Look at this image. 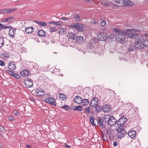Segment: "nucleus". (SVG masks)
I'll list each match as a JSON object with an SVG mask.
<instances>
[{
	"label": "nucleus",
	"mask_w": 148,
	"mask_h": 148,
	"mask_svg": "<svg viewBox=\"0 0 148 148\" xmlns=\"http://www.w3.org/2000/svg\"><path fill=\"white\" fill-rule=\"evenodd\" d=\"M144 38H136L135 39V46L139 49H142L144 47Z\"/></svg>",
	"instance_id": "f257e3e1"
},
{
	"label": "nucleus",
	"mask_w": 148,
	"mask_h": 148,
	"mask_svg": "<svg viewBox=\"0 0 148 148\" xmlns=\"http://www.w3.org/2000/svg\"><path fill=\"white\" fill-rule=\"evenodd\" d=\"M99 100L98 98L94 97L92 99L90 103V105L92 107H95L96 108V111L99 112L101 107L98 104Z\"/></svg>",
	"instance_id": "f03ea898"
},
{
	"label": "nucleus",
	"mask_w": 148,
	"mask_h": 148,
	"mask_svg": "<svg viewBox=\"0 0 148 148\" xmlns=\"http://www.w3.org/2000/svg\"><path fill=\"white\" fill-rule=\"evenodd\" d=\"M116 136L117 138L120 139L122 137L125 136L126 132L122 127L120 126L118 127L116 130Z\"/></svg>",
	"instance_id": "7ed1b4c3"
},
{
	"label": "nucleus",
	"mask_w": 148,
	"mask_h": 148,
	"mask_svg": "<svg viewBox=\"0 0 148 148\" xmlns=\"http://www.w3.org/2000/svg\"><path fill=\"white\" fill-rule=\"evenodd\" d=\"M141 31L140 30H138L135 29H126L125 31H123V34L122 37H125V35L126 36H128L129 37H131L132 32H140Z\"/></svg>",
	"instance_id": "20e7f679"
},
{
	"label": "nucleus",
	"mask_w": 148,
	"mask_h": 148,
	"mask_svg": "<svg viewBox=\"0 0 148 148\" xmlns=\"http://www.w3.org/2000/svg\"><path fill=\"white\" fill-rule=\"evenodd\" d=\"M24 83L26 87L29 88L33 86L32 81L29 78H28L24 81Z\"/></svg>",
	"instance_id": "39448f33"
},
{
	"label": "nucleus",
	"mask_w": 148,
	"mask_h": 148,
	"mask_svg": "<svg viewBox=\"0 0 148 148\" xmlns=\"http://www.w3.org/2000/svg\"><path fill=\"white\" fill-rule=\"evenodd\" d=\"M45 102L49 103L51 104L54 106H56V103L55 102V99L53 97H50L46 98L45 99Z\"/></svg>",
	"instance_id": "423d86ee"
},
{
	"label": "nucleus",
	"mask_w": 148,
	"mask_h": 148,
	"mask_svg": "<svg viewBox=\"0 0 148 148\" xmlns=\"http://www.w3.org/2000/svg\"><path fill=\"white\" fill-rule=\"evenodd\" d=\"M113 131L111 127H109L106 130V134L108 135L110 139H112L114 137L113 136Z\"/></svg>",
	"instance_id": "0eeeda50"
},
{
	"label": "nucleus",
	"mask_w": 148,
	"mask_h": 148,
	"mask_svg": "<svg viewBox=\"0 0 148 148\" xmlns=\"http://www.w3.org/2000/svg\"><path fill=\"white\" fill-rule=\"evenodd\" d=\"M127 121V119L126 117L123 116L117 121V124L118 125L121 126L125 124Z\"/></svg>",
	"instance_id": "6e6552de"
},
{
	"label": "nucleus",
	"mask_w": 148,
	"mask_h": 148,
	"mask_svg": "<svg viewBox=\"0 0 148 148\" xmlns=\"http://www.w3.org/2000/svg\"><path fill=\"white\" fill-rule=\"evenodd\" d=\"M9 70L10 71H15L16 69V65L13 62H10L8 64Z\"/></svg>",
	"instance_id": "1a4fd4ad"
},
{
	"label": "nucleus",
	"mask_w": 148,
	"mask_h": 148,
	"mask_svg": "<svg viewBox=\"0 0 148 148\" xmlns=\"http://www.w3.org/2000/svg\"><path fill=\"white\" fill-rule=\"evenodd\" d=\"M21 75L24 77H27L30 75V72L27 70H24L20 72Z\"/></svg>",
	"instance_id": "9d476101"
},
{
	"label": "nucleus",
	"mask_w": 148,
	"mask_h": 148,
	"mask_svg": "<svg viewBox=\"0 0 148 148\" xmlns=\"http://www.w3.org/2000/svg\"><path fill=\"white\" fill-rule=\"evenodd\" d=\"M110 107V106L106 104L103 105L102 108V111L104 112H108L111 110Z\"/></svg>",
	"instance_id": "9b49d317"
},
{
	"label": "nucleus",
	"mask_w": 148,
	"mask_h": 148,
	"mask_svg": "<svg viewBox=\"0 0 148 148\" xmlns=\"http://www.w3.org/2000/svg\"><path fill=\"white\" fill-rule=\"evenodd\" d=\"M114 31L116 33H118L117 34V35H118V37H119V36L122 37L123 31L121 30L120 28H115L114 29Z\"/></svg>",
	"instance_id": "f8f14e48"
},
{
	"label": "nucleus",
	"mask_w": 148,
	"mask_h": 148,
	"mask_svg": "<svg viewBox=\"0 0 148 148\" xmlns=\"http://www.w3.org/2000/svg\"><path fill=\"white\" fill-rule=\"evenodd\" d=\"M108 123L110 125H113L116 123V120L113 116H112Z\"/></svg>",
	"instance_id": "ddd939ff"
},
{
	"label": "nucleus",
	"mask_w": 148,
	"mask_h": 148,
	"mask_svg": "<svg viewBox=\"0 0 148 148\" xmlns=\"http://www.w3.org/2000/svg\"><path fill=\"white\" fill-rule=\"evenodd\" d=\"M34 29L33 27H26L25 29V32L27 34H30L33 32Z\"/></svg>",
	"instance_id": "4468645a"
},
{
	"label": "nucleus",
	"mask_w": 148,
	"mask_h": 148,
	"mask_svg": "<svg viewBox=\"0 0 148 148\" xmlns=\"http://www.w3.org/2000/svg\"><path fill=\"white\" fill-rule=\"evenodd\" d=\"M128 134L131 138H134L136 135V133L134 130H132L128 133Z\"/></svg>",
	"instance_id": "2eb2a0df"
},
{
	"label": "nucleus",
	"mask_w": 148,
	"mask_h": 148,
	"mask_svg": "<svg viewBox=\"0 0 148 148\" xmlns=\"http://www.w3.org/2000/svg\"><path fill=\"white\" fill-rule=\"evenodd\" d=\"M77 27L75 29L78 30L80 32H82L84 30V26L83 24L81 23H77Z\"/></svg>",
	"instance_id": "dca6fc26"
},
{
	"label": "nucleus",
	"mask_w": 148,
	"mask_h": 148,
	"mask_svg": "<svg viewBox=\"0 0 148 148\" xmlns=\"http://www.w3.org/2000/svg\"><path fill=\"white\" fill-rule=\"evenodd\" d=\"M82 98L79 96H76L74 99V102L77 104H80L82 102Z\"/></svg>",
	"instance_id": "f3484780"
},
{
	"label": "nucleus",
	"mask_w": 148,
	"mask_h": 148,
	"mask_svg": "<svg viewBox=\"0 0 148 148\" xmlns=\"http://www.w3.org/2000/svg\"><path fill=\"white\" fill-rule=\"evenodd\" d=\"M15 31L16 29L13 28H11L9 30V35L10 37H11L12 36L14 37V35L15 34Z\"/></svg>",
	"instance_id": "a211bd4d"
},
{
	"label": "nucleus",
	"mask_w": 148,
	"mask_h": 148,
	"mask_svg": "<svg viewBox=\"0 0 148 148\" xmlns=\"http://www.w3.org/2000/svg\"><path fill=\"white\" fill-rule=\"evenodd\" d=\"M111 117L109 114L105 115L103 118V121L105 122H108Z\"/></svg>",
	"instance_id": "6ab92c4d"
},
{
	"label": "nucleus",
	"mask_w": 148,
	"mask_h": 148,
	"mask_svg": "<svg viewBox=\"0 0 148 148\" xmlns=\"http://www.w3.org/2000/svg\"><path fill=\"white\" fill-rule=\"evenodd\" d=\"M36 94L37 95L39 96H41L45 94V92L42 90H39L37 89L36 90Z\"/></svg>",
	"instance_id": "aec40b11"
},
{
	"label": "nucleus",
	"mask_w": 148,
	"mask_h": 148,
	"mask_svg": "<svg viewBox=\"0 0 148 148\" xmlns=\"http://www.w3.org/2000/svg\"><path fill=\"white\" fill-rule=\"evenodd\" d=\"M37 34L39 36L44 37L45 36L46 32L42 30H40L38 31Z\"/></svg>",
	"instance_id": "412c9836"
},
{
	"label": "nucleus",
	"mask_w": 148,
	"mask_h": 148,
	"mask_svg": "<svg viewBox=\"0 0 148 148\" xmlns=\"http://www.w3.org/2000/svg\"><path fill=\"white\" fill-rule=\"evenodd\" d=\"M90 120L91 123L93 125L95 126L96 125V123L97 122V119H94L93 116H91L90 117Z\"/></svg>",
	"instance_id": "4be33fe9"
},
{
	"label": "nucleus",
	"mask_w": 148,
	"mask_h": 148,
	"mask_svg": "<svg viewBox=\"0 0 148 148\" xmlns=\"http://www.w3.org/2000/svg\"><path fill=\"white\" fill-rule=\"evenodd\" d=\"M34 22L37 23L39 25L42 27L46 26L47 25V24L45 22H41L37 21H35Z\"/></svg>",
	"instance_id": "5701e85b"
},
{
	"label": "nucleus",
	"mask_w": 148,
	"mask_h": 148,
	"mask_svg": "<svg viewBox=\"0 0 148 148\" xmlns=\"http://www.w3.org/2000/svg\"><path fill=\"white\" fill-rule=\"evenodd\" d=\"M58 30V32L59 34H63L65 33L66 31V30L65 29L62 27L59 28Z\"/></svg>",
	"instance_id": "b1692460"
},
{
	"label": "nucleus",
	"mask_w": 148,
	"mask_h": 148,
	"mask_svg": "<svg viewBox=\"0 0 148 148\" xmlns=\"http://www.w3.org/2000/svg\"><path fill=\"white\" fill-rule=\"evenodd\" d=\"M116 40L117 41L119 42L120 43H124L125 42V38H116Z\"/></svg>",
	"instance_id": "393cba45"
},
{
	"label": "nucleus",
	"mask_w": 148,
	"mask_h": 148,
	"mask_svg": "<svg viewBox=\"0 0 148 148\" xmlns=\"http://www.w3.org/2000/svg\"><path fill=\"white\" fill-rule=\"evenodd\" d=\"M82 102L81 103H82V105L84 106H87L89 103V100L86 99H83L82 100Z\"/></svg>",
	"instance_id": "a878e982"
},
{
	"label": "nucleus",
	"mask_w": 148,
	"mask_h": 148,
	"mask_svg": "<svg viewBox=\"0 0 148 148\" xmlns=\"http://www.w3.org/2000/svg\"><path fill=\"white\" fill-rule=\"evenodd\" d=\"M123 4L125 5L128 6H131V1L130 0H122Z\"/></svg>",
	"instance_id": "bb28decb"
},
{
	"label": "nucleus",
	"mask_w": 148,
	"mask_h": 148,
	"mask_svg": "<svg viewBox=\"0 0 148 148\" xmlns=\"http://www.w3.org/2000/svg\"><path fill=\"white\" fill-rule=\"evenodd\" d=\"M17 10V9L16 8H10L9 9L6 8V14L15 11Z\"/></svg>",
	"instance_id": "cd10ccee"
},
{
	"label": "nucleus",
	"mask_w": 148,
	"mask_h": 148,
	"mask_svg": "<svg viewBox=\"0 0 148 148\" xmlns=\"http://www.w3.org/2000/svg\"><path fill=\"white\" fill-rule=\"evenodd\" d=\"M49 23L53 24L56 25H61L62 24V23L60 21H58L56 22L53 21H50L49 22Z\"/></svg>",
	"instance_id": "c85d7f7f"
},
{
	"label": "nucleus",
	"mask_w": 148,
	"mask_h": 148,
	"mask_svg": "<svg viewBox=\"0 0 148 148\" xmlns=\"http://www.w3.org/2000/svg\"><path fill=\"white\" fill-rule=\"evenodd\" d=\"M76 42L79 43H82L84 41L83 38H76Z\"/></svg>",
	"instance_id": "c756f323"
},
{
	"label": "nucleus",
	"mask_w": 148,
	"mask_h": 148,
	"mask_svg": "<svg viewBox=\"0 0 148 148\" xmlns=\"http://www.w3.org/2000/svg\"><path fill=\"white\" fill-rule=\"evenodd\" d=\"M59 98L61 100H64L66 98V95L64 94L60 93L59 95Z\"/></svg>",
	"instance_id": "7c9ffc66"
},
{
	"label": "nucleus",
	"mask_w": 148,
	"mask_h": 148,
	"mask_svg": "<svg viewBox=\"0 0 148 148\" xmlns=\"http://www.w3.org/2000/svg\"><path fill=\"white\" fill-rule=\"evenodd\" d=\"M97 36H100L101 37H106L107 36V35L106 33L104 32H102L100 33H99L98 34Z\"/></svg>",
	"instance_id": "2f4dec72"
},
{
	"label": "nucleus",
	"mask_w": 148,
	"mask_h": 148,
	"mask_svg": "<svg viewBox=\"0 0 148 148\" xmlns=\"http://www.w3.org/2000/svg\"><path fill=\"white\" fill-rule=\"evenodd\" d=\"M144 47L145 46L146 47H148V39L147 38H145L144 39Z\"/></svg>",
	"instance_id": "473e14b6"
},
{
	"label": "nucleus",
	"mask_w": 148,
	"mask_h": 148,
	"mask_svg": "<svg viewBox=\"0 0 148 148\" xmlns=\"http://www.w3.org/2000/svg\"><path fill=\"white\" fill-rule=\"evenodd\" d=\"M82 106H76L75 108H74L73 110H78L79 111H81L82 110Z\"/></svg>",
	"instance_id": "72a5a7b5"
},
{
	"label": "nucleus",
	"mask_w": 148,
	"mask_h": 148,
	"mask_svg": "<svg viewBox=\"0 0 148 148\" xmlns=\"http://www.w3.org/2000/svg\"><path fill=\"white\" fill-rule=\"evenodd\" d=\"M4 43L3 38H0V47H1L3 46Z\"/></svg>",
	"instance_id": "f704fd0d"
},
{
	"label": "nucleus",
	"mask_w": 148,
	"mask_h": 148,
	"mask_svg": "<svg viewBox=\"0 0 148 148\" xmlns=\"http://www.w3.org/2000/svg\"><path fill=\"white\" fill-rule=\"evenodd\" d=\"M49 30L51 32H56L57 31L56 28L54 27H51L50 28Z\"/></svg>",
	"instance_id": "c9c22d12"
},
{
	"label": "nucleus",
	"mask_w": 148,
	"mask_h": 148,
	"mask_svg": "<svg viewBox=\"0 0 148 148\" xmlns=\"http://www.w3.org/2000/svg\"><path fill=\"white\" fill-rule=\"evenodd\" d=\"M84 110L85 112L87 114L89 113L90 112V108L88 107H86Z\"/></svg>",
	"instance_id": "e433bc0d"
},
{
	"label": "nucleus",
	"mask_w": 148,
	"mask_h": 148,
	"mask_svg": "<svg viewBox=\"0 0 148 148\" xmlns=\"http://www.w3.org/2000/svg\"><path fill=\"white\" fill-rule=\"evenodd\" d=\"M77 23H74L73 24L70 25H69V26L70 27L74 28L75 29L77 27Z\"/></svg>",
	"instance_id": "4c0bfd02"
},
{
	"label": "nucleus",
	"mask_w": 148,
	"mask_h": 148,
	"mask_svg": "<svg viewBox=\"0 0 148 148\" xmlns=\"http://www.w3.org/2000/svg\"><path fill=\"white\" fill-rule=\"evenodd\" d=\"M99 39L98 38H93L92 39V41L94 43L97 42L99 41Z\"/></svg>",
	"instance_id": "58836bf2"
},
{
	"label": "nucleus",
	"mask_w": 148,
	"mask_h": 148,
	"mask_svg": "<svg viewBox=\"0 0 148 148\" xmlns=\"http://www.w3.org/2000/svg\"><path fill=\"white\" fill-rule=\"evenodd\" d=\"M135 48V46L134 45H131L130 47L129 48V50L130 51H134Z\"/></svg>",
	"instance_id": "ea45409f"
},
{
	"label": "nucleus",
	"mask_w": 148,
	"mask_h": 148,
	"mask_svg": "<svg viewBox=\"0 0 148 148\" xmlns=\"http://www.w3.org/2000/svg\"><path fill=\"white\" fill-rule=\"evenodd\" d=\"M12 18H13V17H10L5 19H2L1 21L2 22H5L9 21Z\"/></svg>",
	"instance_id": "a19ab883"
},
{
	"label": "nucleus",
	"mask_w": 148,
	"mask_h": 148,
	"mask_svg": "<svg viewBox=\"0 0 148 148\" xmlns=\"http://www.w3.org/2000/svg\"><path fill=\"white\" fill-rule=\"evenodd\" d=\"M0 13H2L3 14H6V8L0 10Z\"/></svg>",
	"instance_id": "79ce46f5"
},
{
	"label": "nucleus",
	"mask_w": 148,
	"mask_h": 148,
	"mask_svg": "<svg viewBox=\"0 0 148 148\" xmlns=\"http://www.w3.org/2000/svg\"><path fill=\"white\" fill-rule=\"evenodd\" d=\"M106 21L104 20H102L100 22V24L101 26H103L106 25Z\"/></svg>",
	"instance_id": "37998d69"
},
{
	"label": "nucleus",
	"mask_w": 148,
	"mask_h": 148,
	"mask_svg": "<svg viewBox=\"0 0 148 148\" xmlns=\"http://www.w3.org/2000/svg\"><path fill=\"white\" fill-rule=\"evenodd\" d=\"M139 36V34H138L137 33H132L131 37H133L134 36Z\"/></svg>",
	"instance_id": "c03bdc74"
},
{
	"label": "nucleus",
	"mask_w": 148,
	"mask_h": 148,
	"mask_svg": "<svg viewBox=\"0 0 148 148\" xmlns=\"http://www.w3.org/2000/svg\"><path fill=\"white\" fill-rule=\"evenodd\" d=\"M75 18L76 20L78 21H79L80 20V18L78 14H77L75 15Z\"/></svg>",
	"instance_id": "a18cd8bd"
},
{
	"label": "nucleus",
	"mask_w": 148,
	"mask_h": 148,
	"mask_svg": "<svg viewBox=\"0 0 148 148\" xmlns=\"http://www.w3.org/2000/svg\"><path fill=\"white\" fill-rule=\"evenodd\" d=\"M8 119L9 120L12 121L14 120V118L13 116H11L8 117Z\"/></svg>",
	"instance_id": "49530a36"
},
{
	"label": "nucleus",
	"mask_w": 148,
	"mask_h": 148,
	"mask_svg": "<svg viewBox=\"0 0 148 148\" xmlns=\"http://www.w3.org/2000/svg\"><path fill=\"white\" fill-rule=\"evenodd\" d=\"M13 114L16 116H18L19 114V113L16 110H14L13 112Z\"/></svg>",
	"instance_id": "de8ad7c7"
},
{
	"label": "nucleus",
	"mask_w": 148,
	"mask_h": 148,
	"mask_svg": "<svg viewBox=\"0 0 148 148\" xmlns=\"http://www.w3.org/2000/svg\"><path fill=\"white\" fill-rule=\"evenodd\" d=\"M99 38V41H103L106 40L107 38Z\"/></svg>",
	"instance_id": "09e8293b"
},
{
	"label": "nucleus",
	"mask_w": 148,
	"mask_h": 148,
	"mask_svg": "<svg viewBox=\"0 0 148 148\" xmlns=\"http://www.w3.org/2000/svg\"><path fill=\"white\" fill-rule=\"evenodd\" d=\"M69 18H66L64 17H62L61 18V19L62 20L64 21H66L69 19Z\"/></svg>",
	"instance_id": "8fccbe9b"
},
{
	"label": "nucleus",
	"mask_w": 148,
	"mask_h": 148,
	"mask_svg": "<svg viewBox=\"0 0 148 148\" xmlns=\"http://www.w3.org/2000/svg\"><path fill=\"white\" fill-rule=\"evenodd\" d=\"M62 108H64L67 110H68L69 109V106L66 105L64 106H63V107H62Z\"/></svg>",
	"instance_id": "3c124183"
},
{
	"label": "nucleus",
	"mask_w": 148,
	"mask_h": 148,
	"mask_svg": "<svg viewBox=\"0 0 148 148\" xmlns=\"http://www.w3.org/2000/svg\"><path fill=\"white\" fill-rule=\"evenodd\" d=\"M5 64L4 62L2 60L0 61V65L1 66H3Z\"/></svg>",
	"instance_id": "603ef678"
},
{
	"label": "nucleus",
	"mask_w": 148,
	"mask_h": 148,
	"mask_svg": "<svg viewBox=\"0 0 148 148\" xmlns=\"http://www.w3.org/2000/svg\"><path fill=\"white\" fill-rule=\"evenodd\" d=\"M4 25H2L1 23H0V28L3 29L4 28Z\"/></svg>",
	"instance_id": "864d4df0"
},
{
	"label": "nucleus",
	"mask_w": 148,
	"mask_h": 148,
	"mask_svg": "<svg viewBox=\"0 0 148 148\" xmlns=\"http://www.w3.org/2000/svg\"><path fill=\"white\" fill-rule=\"evenodd\" d=\"M4 130V128L2 126H0V131L1 132H3Z\"/></svg>",
	"instance_id": "5fc2aeb1"
},
{
	"label": "nucleus",
	"mask_w": 148,
	"mask_h": 148,
	"mask_svg": "<svg viewBox=\"0 0 148 148\" xmlns=\"http://www.w3.org/2000/svg\"><path fill=\"white\" fill-rule=\"evenodd\" d=\"M15 76H14V77L16 78H18V79H19V78H20V76L17 74H15Z\"/></svg>",
	"instance_id": "6e6d98bb"
},
{
	"label": "nucleus",
	"mask_w": 148,
	"mask_h": 148,
	"mask_svg": "<svg viewBox=\"0 0 148 148\" xmlns=\"http://www.w3.org/2000/svg\"><path fill=\"white\" fill-rule=\"evenodd\" d=\"M102 139H103L104 140V141H105L106 140H107V138L106 137V136H102Z\"/></svg>",
	"instance_id": "4d7b16f0"
},
{
	"label": "nucleus",
	"mask_w": 148,
	"mask_h": 148,
	"mask_svg": "<svg viewBox=\"0 0 148 148\" xmlns=\"http://www.w3.org/2000/svg\"><path fill=\"white\" fill-rule=\"evenodd\" d=\"M12 71H10L11 73H10L11 75L12 76H14L15 75V74L14 72H12Z\"/></svg>",
	"instance_id": "13d9d810"
},
{
	"label": "nucleus",
	"mask_w": 148,
	"mask_h": 148,
	"mask_svg": "<svg viewBox=\"0 0 148 148\" xmlns=\"http://www.w3.org/2000/svg\"><path fill=\"white\" fill-rule=\"evenodd\" d=\"M113 145H114L115 147L116 146H117V143L116 142H115V141L114 142H113Z\"/></svg>",
	"instance_id": "bf43d9fd"
},
{
	"label": "nucleus",
	"mask_w": 148,
	"mask_h": 148,
	"mask_svg": "<svg viewBox=\"0 0 148 148\" xmlns=\"http://www.w3.org/2000/svg\"><path fill=\"white\" fill-rule=\"evenodd\" d=\"M99 123H101V122L100 121H99ZM100 126L102 127H103L104 125H103V124H102V122H101V125H100Z\"/></svg>",
	"instance_id": "052dcab7"
},
{
	"label": "nucleus",
	"mask_w": 148,
	"mask_h": 148,
	"mask_svg": "<svg viewBox=\"0 0 148 148\" xmlns=\"http://www.w3.org/2000/svg\"><path fill=\"white\" fill-rule=\"evenodd\" d=\"M26 147L27 148H30L31 147V146H30V145H27L26 146Z\"/></svg>",
	"instance_id": "680f3d73"
},
{
	"label": "nucleus",
	"mask_w": 148,
	"mask_h": 148,
	"mask_svg": "<svg viewBox=\"0 0 148 148\" xmlns=\"http://www.w3.org/2000/svg\"><path fill=\"white\" fill-rule=\"evenodd\" d=\"M65 146L66 147H67V148H70L71 147V146H69L68 145H65Z\"/></svg>",
	"instance_id": "e2e57ef3"
},
{
	"label": "nucleus",
	"mask_w": 148,
	"mask_h": 148,
	"mask_svg": "<svg viewBox=\"0 0 148 148\" xmlns=\"http://www.w3.org/2000/svg\"><path fill=\"white\" fill-rule=\"evenodd\" d=\"M144 36H148V33H146L144 34Z\"/></svg>",
	"instance_id": "0e129e2a"
},
{
	"label": "nucleus",
	"mask_w": 148,
	"mask_h": 148,
	"mask_svg": "<svg viewBox=\"0 0 148 148\" xmlns=\"http://www.w3.org/2000/svg\"><path fill=\"white\" fill-rule=\"evenodd\" d=\"M92 0H85V1L87 2H89L91 1H92Z\"/></svg>",
	"instance_id": "69168bd1"
},
{
	"label": "nucleus",
	"mask_w": 148,
	"mask_h": 148,
	"mask_svg": "<svg viewBox=\"0 0 148 148\" xmlns=\"http://www.w3.org/2000/svg\"><path fill=\"white\" fill-rule=\"evenodd\" d=\"M4 28H8L9 27V26H5V25H4Z\"/></svg>",
	"instance_id": "338daca9"
},
{
	"label": "nucleus",
	"mask_w": 148,
	"mask_h": 148,
	"mask_svg": "<svg viewBox=\"0 0 148 148\" xmlns=\"http://www.w3.org/2000/svg\"><path fill=\"white\" fill-rule=\"evenodd\" d=\"M38 39L37 38H36V40L37 41H38Z\"/></svg>",
	"instance_id": "774afa93"
}]
</instances>
